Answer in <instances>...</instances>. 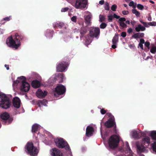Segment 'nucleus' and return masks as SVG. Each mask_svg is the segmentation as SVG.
I'll return each instance as SVG.
<instances>
[{
	"mask_svg": "<svg viewBox=\"0 0 156 156\" xmlns=\"http://www.w3.org/2000/svg\"><path fill=\"white\" fill-rule=\"evenodd\" d=\"M26 152L31 156H36L39 152V147H35L32 142H28L25 147Z\"/></svg>",
	"mask_w": 156,
	"mask_h": 156,
	"instance_id": "obj_1",
	"label": "nucleus"
},
{
	"mask_svg": "<svg viewBox=\"0 0 156 156\" xmlns=\"http://www.w3.org/2000/svg\"><path fill=\"white\" fill-rule=\"evenodd\" d=\"M9 98L5 94L0 93V105L3 108L7 109L11 105Z\"/></svg>",
	"mask_w": 156,
	"mask_h": 156,
	"instance_id": "obj_2",
	"label": "nucleus"
},
{
	"mask_svg": "<svg viewBox=\"0 0 156 156\" xmlns=\"http://www.w3.org/2000/svg\"><path fill=\"white\" fill-rule=\"evenodd\" d=\"M56 146L60 148H65L66 151L71 150L69 145L67 142L61 138H57L55 140Z\"/></svg>",
	"mask_w": 156,
	"mask_h": 156,
	"instance_id": "obj_3",
	"label": "nucleus"
},
{
	"mask_svg": "<svg viewBox=\"0 0 156 156\" xmlns=\"http://www.w3.org/2000/svg\"><path fill=\"white\" fill-rule=\"evenodd\" d=\"M119 142V136L115 135H113L110 137L108 144L111 148L114 149L118 147Z\"/></svg>",
	"mask_w": 156,
	"mask_h": 156,
	"instance_id": "obj_4",
	"label": "nucleus"
},
{
	"mask_svg": "<svg viewBox=\"0 0 156 156\" xmlns=\"http://www.w3.org/2000/svg\"><path fill=\"white\" fill-rule=\"evenodd\" d=\"M72 5L76 9H85L87 8V0H76L75 2L72 3Z\"/></svg>",
	"mask_w": 156,
	"mask_h": 156,
	"instance_id": "obj_5",
	"label": "nucleus"
},
{
	"mask_svg": "<svg viewBox=\"0 0 156 156\" xmlns=\"http://www.w3.org/2000/svg\"><path fill=\"white\" fill-rule=\"evenodd\" d=\"M20 79L21 83L20 90L25 92L28 91L30 89V86L29 83L27 82L26 78L24 76H21L20 77Z\"/></svg>",
	"mask_w": 156,
	"mask_h": 156,
	"instance_id": "obj_6",
	"label": "nucleus"
},
{
	"mask_svg": "<svg viewBox=\"0 0 156 156\" xmlns=\"http://www.w3.org/2000/svg\"><path fill=\"white\" fill-rule=\"evenodd\" d=\"M100 34V30L98 27H92L90 28L89 35L91 38H98Z\"/></svg>",
	"mask_w": 156,
	"mask_h": 156,
	"instance_id": "obj_7",
	"label": "nucleus"
},
{
	"mask_svg": "<svg viewBox=\"0 0 156 156\" xmlns=\"http://www.w3.org/2000/svg\"><path fill=\"white\" fill-rule=\"evenodd\" d=\"M6 40V43L9 47L17 49L20 45V40Z\"/></svg>",
	"mask_w": 156,
	"mask_h": 156,
	"instance_id": "obj_8",
	"label": "nucleus"
},
{
	"mask_svg": "<svg viewBox=\"0 0 156 156\" xmlns=\"http://www.w3.org/2000/svg\"><path fill=\"white\" fill-rule=\"evenodd\" d=\"M68 65V62L62 61L57 64L56 67L57 71L63 72L65 70Z\"/></svg>",
	"mask_w": 156,
	"mask_h": 156,
	"instance_id": "obj_9",
	"label": "nucleus"
},
{
	"mask_svg": "<svg viewBox=\"0 0 156 156\" xmlns=\"http://www.w3.org/2000/svg\"><path fill=\"white\" fill-rule=\"evenodd\" d=\"M83 14L85 23L87 24V26L91 25V21L92 17V15L91 13L89 11H86L84 12Z\"/></svg>",
	"mask_w": 156,
	"mask_h": 156,
	"instance_id": "obj_10",
	"label": "nucleus"
},
{
	"mask_svg": "<svg viewBox=\"0 0 156 156\" xmlns=\"http://www.w3.org/2000/svg\"><path fill=\"white\" fill-rule=\"evenodd\" d=\"M105 126L107 128H110L114 127V129L116 130V125L115 119L109 118L108 120L105 123Z\"/></svg>",
	"mask_w": 156,
	"mask_h": 156,
	"instance_id": "obj_11",
	"label": "nucleus"
},
{
	"mask_svg": "<svg viewBox=\"0 0 156 156\" xmlns=\"http://www.w3.org/2000/svg\"><path fill=\"white\" fill-rule=\"evenodd\" d=\"M66 90V87L61 84H59L55 88V92L58 95H61L64 94Z\"/></svg>",
	"mask_w": 156,
	"mask_h": 156,
	"instance_id": "obj_12",
	"label": "nucleus"
},
{
	"mask_svg": "<svg viewBox=\"0 0 156 156\" xmlns=\"http://www.w3.org/2000/svg\"><path fill=\"white\" fill-rule=\"evenodd\" d=\"M1 117L5 122L6 123L7 122V124L10 123L13 120L12 118H10L9 114L7 112H4L1 115Z\"/></svg>",
	"mask_w": 156,
	"mask_h": 156,
	"instance_id": "obj_13",
	"label": "nucleus"
},
{
	"mask_svg": "<svg viewBox=\"0 0 156 156\" xmlns=\"http://www.w3.org/2000/svg\"><path fill=\"white\" fill-rule=\"evenodd\" d=\"M47 94V92L44 91V92L41 89H38L36 92V95L37 97L41 98H44Z\"/></svg>",
	"mask_w": 156,
	"mask_h": 156,
	"instance_id": "obj_14",
	"label": "nucleus"
},
{
	"mask_svg": "<svg viewBox=\"0 0 156 156\" xmlns=\"http://www.w3.org/2000/svg\"><path fill=\"white\" fill-rule=\"evenodd\" d=\"M136 146L137 148V151L139 153L143 152L145 150V147H146L141 144H140V143H136Z\"/></svg>",
	"mask_w": 156,
	"mask_h": 156,
	"instance_id": "obj_15",
	"label": "nucleus"
},
{
	"mask_svg": "<svg viewBox=\"0 0 156 156\" xmlns=\"http://www.w3.org/2000/svg\"><path fill=\"white\" fill-rule=\"evenodd\" d=\"M51 155L52 156H63L62 153L61 151L56 148L52 149Z\"/></svg>",
	"mask_w": 156,
	"mask_h": 156,
	"instance_id": "obj_16",
	"label": "nucleus"
},
{
	"mask_svg": "<svg viewBox=\"0 0 156 156\" xmlns=\"http://www.w3.org/2000/svg\"><path fill=\"white\" fill-rule=\"evenodd\" d=\"M94 131V129L92 127L88 126L86 129V135L87 137L92 136Z\"/></svg>",
	"mask_w": 156,
	"mask_h": 156,
	"instance_id": "obj_17",
	"label": "nucleus"
},
{
	"mask_svg": "<svg viewBox=\"0 0 156 156\" xmlns=\"http://www.w3.org/2000/svg\"><path fill=\"white\" fill-rule=\"evenodd\" d=\"M150 143V139L148 136H146L142 139V143L144 146L147 147Z\"/></svg>",
	"mask_w": 156,
	"mask_h": 156,
	"instance_id": "obj_18",
	"label": "nucleus"
},
{
	"mask_svg": "<svg viewBox=\"0 0 156 156\" xmlns=\"http://www.w3.org/2000/svg\"><path fill=\"white\" fill-rule=\"evenodd\" d=\"M13 104L14 107L17 108H19L20 105V99L18 98H14L13 100Z\"/></svg>",
	"mask_w": 156,
	"mask_h": 156,
	"instance_id": "obj_19",
	"label": "nucleus"
},
{
	"mask_svg": "<svg viewBox=\"0 0 156 156\" xmlns=\"http://www.w3.org/2000/svg\"><path fill=\"white\" fill-rule=\"evenodd\" d=\"M53 27L54 28H62L64 26V24L62 22H55L53 23Z\"/></svg>",
	"mask_w": 156,
	"mask_h": 156,
	"instance_id": "obj_20",
	"label": "nucleus"
},
{
	"mask_svg": "<svg viewBox=\"0 0 156 156\" xmlns=\"http://www.w3.org/2000/svg\"><path fill=\"white\" fill-rule=\"evenodd\" d=\"M126 19L124 17H121L119 19V21L120 26L123 28H126L127 25L124 22L126 21Z\"/></svg>",
	"mask_w": 156,
	"mask_h": 156,
	"instance_id": "obj_21",
	"label": "nucleus"
},
{
	"mask_svg": "<svg viewBox=\"0 0 156 156\" xmlns=\"http://www.w3.org/2000/svg\"><path fill=\"white\" fill-rule=\"evenodd\" d=\"M54 33L53 30H47L46 31L45 35L47 38H52Z\"/></svg>",
	"mask_w": 156,
	"mask_h": 156,
	"instance_id": "obj_22",
	"label": "nucleus"
},
{
	"mask_svg": "<svg viewBox=\"0 0 156 156\" xmlns=\"http://www.w3.org/2000/svg\"><path fill=\"white\" fill-rule=\"evenodd\" d=\"M144 34L143 33H136L133 35L132 37L133 38H139L140 39H142V38L144 37Z\"/></svg>",
	"mask_w": 156,
	"mask_h": 156,
	"instance_id": "obj_23",
	"label": "nucleus"
},
{
	"mask_svg": "<svg viewBox=\"0 0 156 156\" xmlns=\"http://www.w3.org/2000/svg\"><path fill=\"white\" fill-rule=\"evenodd\" d=\"M32 87L35 88L39 87L40 86V82L37 80H33L31 83Z\"/></svg>",
	"mask_w": 156,
	"mask_h": 156,
	"instance_id": "obj_24",
	"label": "nucleus"
},
{
	"mask_svg": "<svg viewBox=\"0 0 156 156\" xmlns=\"http://www.w3.org/2000/svg\"><path fill=\"white\" fill-rule=\"evenodd\" d=\"M47 103V101L45 99H44L43 100H39L37 101V104L38 106L40 107H41V105L46 106Z\"/></svg>",
	"mask_w": 156,
	"mask_h": 156,
	"instance_id": "obj_25",
	"label": "nucleus"
},
{
	"mask_svg": "<svg viewBox=\"0 0 156 156\" xmlns=\"http://www.w3.org/2000/svg\"><path fill=\"white\" fill-rule=\"evenodd\" d=\"M146 30V28L144 26H142L141 24H139L135 28V30L137 32L140 31H143Z\"/></svg>",
	"mask_w": 156,
	"mask_h": 156,
	"instance_id": "obj_26",
	"label": "nucleus"
},
{
	"mask_svg": "<svg viewBox=\"0 0 156 156\" xmlns=\"http://www.w3.org/2000/svg\"><path fill=\"white\" fill-rule=\"evenodd\" d=\"M17 37H18V38L20 39L23 38L22 36L19 35L17 33H16L13 36L11 35L7 39H13V38H14V39H17Z\"/></svg>",
	"mask_w": 156,
	"mask_h": 156,
	"instance_id": "obj_27",
	"label": "nucleus"
},
{
	"mask_svg": "<svg viewBox=\"0 0 156 156\" xmlns=\"http://www.w3.org/2000/svg\"><path fill=\"white\" fill-rule=\"evenodd\" d=\"M132 136L135 139H138L140 137L139 133L136 131H133Z\"/></svg>",
	"mask_w": 156,
	"mask_h": 156,
	"instance_id": "obj_28",
	"label": "nucleus"
},
{
	"mask_svg": "<svg viewBox=\"0 0 156 156\" xmlns=\"http://www.w3.org/2000/svg\"><path fill=\"white\" fill-rule=\"evenodd\" d=\"M39 128V125L36 124L33 125L32 126V132L33 133H36Z\"/></svg>",
	"mask_w": 156,
	"mask_h": 156,
	"instance_id": "obj_29",
	"label": "nucleus"
},
{
	"mask_svg": "<svg viewBox=\"0 0 156 156\" xmlns=\"http://www.w3.org/2000/svg\"><path fill=\"white\" fill-rule=\"evenodd\" d=\"M87 32V30L86 28L84 27H82L81 28L80 30V34L81 35L80 36V38H82L83 37H81V36H83L85 35Z\"/></svg>",
	"mask_w": 156,
	"mask_h": 156,
	"instance_id": "obj_30",
	"label": "nucleus"
},
{
	"mask_svg": "<svg viewBox=\"0 0 156 156\" xmlns=\"http://www.w3.org/2000/svg\"><path fill=\"white\" fill-rule=\"evenodd\" d=\"M150 136L152 140H156V131H152Z\"/></svg>",
	"mask_w": 156,
	"mask_h": 156,
	"instance_id": "obj_31",
	"label": "nucleus"
},
{
	"mask_svg": "<svg viewBox=\"0 0 156 156\" xmlns=\"http://www.w3.org/2000/svg\"><path fill=\"white\" fill-rule=\"evenodd\" d=\"M154 152L156 154V141H154L151 144Z\"/></svg>",
	"mask_w": 156,
	"mask_h": 156,
	"instance_id": "obj_32",
	"label": "nucleus"
},
{
	"mask_svg": "<svg viewBox=\"0 0 156 156\" xmlns=\"http://www.w3.org/2000/svg\"><path fill=\"white\" fill-rule=\"evenodd\" d=\"M118 42V40H112V42L113 45L112 46V47L113 49H115L116 48L117 43Z\"/></svg>",
	"mask_w": 156,
	"mask_h": 156,
	"instance_id": "obj_33",
	"label": "nucleus"
},
{
	"mask_svg": "<svg viewBox=\"0 0 156 156\" xmlns=\"http://www.w3.org/2000/svg\"><path fill=\"white\" fill-rule=\"evenodd\" d=\"M132 12L135 14L137 17H140V12L136 10V9H133L132 10Z\"/></svg>",
	"mask_w": 156,
	"mask_h": 156,
	"instance_id": "obj_34",
	"label": "nucleus"
},
{
	"mask_svg": "<svg viewBox=\"0 0 156 156\" xmlns=\"http://www.w3.org/2000/svg\"><path fill=\"white\" fill-rule=\"evenodd\" d=\"M91 40H84V43L86 46H88V45L91 43Z\"/></svg>",
	"mask_w": 156,
	"mask_h": 156,
	"instance_id": "obj_35",
	"label": "nucleus"
},
{
	"mask_svg": "<svg viewBox=\"0 0 156 156\" xmlns=\"http://www.w3.org/2000/svg\"><path fill=\"white\" fill-rule=\"evenodd\" d=\"M104 8L105 10L108 11L110 9L109 3L106 2L104 4Z\"/></svg>",
	"mask_w": 156,
	"mask_h": 156,
	"instance_id": "obj_36",
	"label": "nucleus"
},
{
	"mask_svg": "<svg viewBox=\"0 0 156 156\" xmlns=\"http://www.w3.org/2000/svg\"><path fill=\"white\" fill-rule=\"evenodd\" d=\"M150 52L153 54H154L156 52V47H153L150 49Z\"/></svg>",
	"mask_w": 156,
	"mask_h": 156,
	"instance_id": "obj_37",
	"label": "nucleus"
},
{
	"mask_svg": "<svg viewBox=\"0 0 156 156\" xmlns=\"http://www.w3.org/2000/svg\"><path fill=\"white\" fill-rule=\"evenodd\" d=\"M126 149L127 150L129 151V153H131L132 152V150H131L129 146V144L128 142L126 143Z\"/></svg>",
	"mask_w": 156,
	"mask_h": 156,
	"instance_id": "obj_38",
	"label": "nucleus"
},
{
	"mask_svg": "<svg viewBox=\"0 0 156 156\" xmlns=\"http://www.w3.org/2000/svg\"><path fill=\"white\" fill-rule=\"evenodd\" d=\"M107 26L106 24L105 23H102L100 26V27L101 29H104Z\"/></svg>",
	"mask_w": 156,
	"mask_h": 156,
	"instance_id": "obj_39",
	"label": "nucleus"
},
{
	"mask_svg": "<svg viewBox=\"0 0 156 156\" xmlns=\"http://www.w3.org/2000/svg\"><path fill=\"white\" fill-rule=\"evenodd\" d=\"M105 17L102 15H100L99 16V21L101 22L104 21L105 20Z\"/></svg>",
	"mask_w": 156,
	"mask_h": 156,
	"instance_id": "obj_40",
	"label": "nucleus"
},
{
	"mask_svg": "<svg viewBox=\"0 0 156 156\" xmlns=\"http://www.w3.org/2000/svg\"><path fill=\"white\" fill-rule=\"evenodd\" d=\"M117 8V6L115 4L113 5L111 7V9L113 11H115L116 10V9Z\"/></svg>",
	"mask_w": 156,
	"mask_h": 156,
	"instance_id": "obj_41",
	"label": "nucleus"
},
{
	"mask_svg": "<svg viewBox=\"0 0 156 156\" xmlns=\"http://www.w3.org/2000/svg\"><path fill=\"white\" fill-rule=\"evenodd\" d=\"M137 8L140 10H142L144 9V7L140 4H138L137 5Z\"/></svg>",
	"mask_w": 156,
	"mask_h": 156,
	"instance_id": "obj_42",
	"label": "nucleus"
},
{
	"mask_svg": "<svg viewBox=\"0 0 156 156\" xmlns=\"http://www.w3.org/2000/svg\"><path fill=\"white\" fill-rule=\"evenodd\" d=\"M77 17L76 16H74L71 18V21L74 23H76V21Z\"/></svg>",
	"mask_w": 156,
	"mask_h": 156,
	"instance_id": "obj_43",
	"label": "nucleus"
},
{
	"mask_svg": "<svg viewBox=\"0 0 156 156\" xmlns=\"http://www.w3.org/2000/svg\"><path fill=\"white\" fill-rule=\"evenodd\" d=\"M113 18V15H110L108 16V19L109 22H111Z\"/></svg>",
	"mask_w": 156,
	"mask_h": 156,
	"instance_id": "obj_44",
	"label": "nucleus"
},
{
	"mask_svg": "<svg viewBox=\"0 0 156 156\" xmlns=\"http://www.w3.org/2000/svg\"><path fill=\"white\" fill-rule=\"evenodd\" d=\"M108 116L109 118H112V119H115L114 116L110 113H108L106 114Z\"/></svg>",
	"mask_w": 156,
	"mask_h": 156,
	"instance_id": "obj_45",
	"label": "nucleus"
},
{
	"mask_svg": "<svg viewBox=\"0 0 156 156\" xmlns=\"http://www.w3.org/2000/svg\"><path fill=\"white\" fill-rule=\"evenodd\" d=\"M101 113L102 115H104L106 113V111L104 108L101 109L100 110Z\"/></svg>",
	"mask_w": 156,
	"mask_h": 156,
	"instance_id": "obj_46",
	"label": "nucleus"
},
{
	"mask_svg": "<svg viewBox=\"0 0 156 156\" xmlns=\"http://www.w3.org/2000/svg\"><path fill=\"white\" fill-rule=\"evenodd\" d=\"M69 9V8L68 7H65L64 8H62L61 9V11L62 12H66L68 11Z\"/></svg>",
	"mask_w": 156,
	"mask_h": 156,
	"instance_id": "obj_47",
	"label": "nucleus"
},
{
	"mask_svg": "<svg viewBox=\"0 0 156 156\" xmlns=\"http://www.w3.org/2000/svg\"><path fill=\"white\" fill-rule=\"evenodd\" d=\"M11 16H10L8 17H6L4 18L2 20H5L6 21H9L11 18Z\"/></svg>",
	"mask_w": 156,
	"mask_h": 156,
	"instance_id": "obj_48",
	"label": "nucleus"
},
{
	"mask_svg": "<svg viewBox=\"0 0 156 156\" xmlns=\"http://www.w3.org/2000/svg\"><path fill=\"white\" fill-rule=\"evenodd\" d=\"M144 44L146 47H147L148 48H149L150 43L149 42L146 41L145 43Z\"/></svg>",
	"mask_w": 156,
	"mask_h": 156,
	"instance_id": "obj_49",
	"label": "nucleus"
},
{
	"mask_svg": "<svg viewBox=\"0 0 156 156\" xmlns=\"http://www.w3.org/2000/svg\"><path fill=\"white\" fill-rule=\"evenodd\" d=\"M113 18H115L117 19H119V18H120V16H118L116 14L114 13L113 15Z\"/></svg>",
	"mask_w": 156,
	"mask_h": 156,
	"instance_id": "obj_50",
	"label": "nucleus"
},
{
	"mask_svg": "<svg viewBox=\"0 0 156 156\" xmlns=\"http://www.w3.org/2000/svg\"><path fill=\"white\" fill-rule=\"evenodd\" d=\"M122 13L123 15H126L128 14L129 13V12L127 11L124 10L122 11Z\"/></svg>",
	"mask_w": 156,
	"mask_h": 156,
	"instance_id": "obj_51",
	"label": "nucleus"
},
{
	"mask_svg": "<svg viewBox=\"0 0 156 156\" xmlns=\"http://www.w3.org/2000/svg\"><path fill=\"white\" fill-rule=\"evenodd\" d=\"M121 36L123 37H124L126 36V33L125 32H122L121 33Z\"/></svg>",
	"mask_w": 156,
	"mask_h": 156,
	"instance_id": "obj_52",
	"label": "nucleus"
},
{
	"mask_svg": "<svg viewBox=\"0 0 156 156\" xmlns=\"http://www.w3.org/2000/svg\"><path fill=\"white\" fill-rule=\"evenodd\" d=\"M18 79H19V80H16V81H15L14 82V83L16 84L19 83L20 82H21V81H20L21 79H20V77L18 78Z\"/></svg>",
	"mask_w": 156,
	"mask_h": 156,
	"instance_id": "obj_53",
	"label": "nucleus"
},
{
	"mask_svg": "<svg viewBox=\"0 0 156 156\" xmlns=\"http://www.w3.org/2000/svg\"><path fill=\"white\" fill-rule=\"evenodd\" d=\"M147 20L149 21H151L152 20V18L150 14H148V17L147 18Z\"/></svg>",
	"mask_w": 156,
	"mask_h": 156,
	"instance_id": "obj_54",
	"label": "nucleus"
},
{
	"mask_svg": "<svg viewBox=\"0 0 156 156\" xmlns=\"http://www.w3.org/2000/svg\"><path fill=\"white\" fill-rule=\"evenodd\" d=\"M144 27H148V23L147 22H145L144 23Z\"/></svg>",
	"mask_w": 156,
	"mask_h": 156,
	"instance_id": "obj_55",
	"label": "nucleus"
},
{
	"mask_svg": "<svg viewBox=\"0 0 156 156\" xmlns=\"http://www.w3.org/2000/svg\"><path fill=\"white\" fill-rule=\"evenodd\" d=\"M133 31V29L131 28H129L128 29L127 32L129 34H130Z\"/></svg>",
	"mask_w": 156,
	"mask_h": 156,
	"instance_id": "obj_56",
	"label": "nucleus"
},
{
	"mask_svg": "<svg viewBox=\"0 0 156 156\" xmlns=\"http://www.w3.org/2000/svg\"><path fill=\"white\" fill-rule=\"evenodd\" d=\"M140 135L141 136H146V134L144 132H140Z\"/></svg>",
	"mask_w": 156,
	"mask_h": 156,
	"instance_id": "obj_57",
	"label": "nucleus"
},
{
	"mask_svg": "<svg viewBox=\"0 0 156 156\" xmlns=\"http://www.w3.org/2000/svg\"><path fill=\"white\" fill-rule=\"evenodd\" d=\"M134 4V2L133 1L130 2L129 3V5L130 6H133Z\"/></svg>",
	"mask_w": 156,
	"mask_h": 156,
	"instance_id": "obj_58",
	"label": "nucleus"
},
{
	"mask_svg": "<svg viewBox=\"0 0 156 156\" xmlns=\"http://www.w3.org/2000/svg\"><path fill=\"white\" fill-rule=\"evenodd\" d=\"M139 46L140 47L141 49L143 50L144 49L143 44H141L139 43Z\"/></svg>",
	"mask_w": 156,
	"mask_h": 156,
	"instance_id": "obj_59",
	"label": "nucleus"
},
{
	"mask_svg": "<svg viewBox=\"0 0 156 156\" xmlns=\"http://www.w3.org/2000/svg\"><path fill=\"white\" fill-rule=\"evenodd\" d=\"M129 47L131 48H133L134 47V45L133 44H129Z\"/></svg>",
	"mask_w": 156,
	"mask_h": 156,
	"instance_id": "obj_60",
	"label": "nucleus"
},
{
	"mask_svg": "<svg viewBox=\"0 0 156 156\" xmlns=\"http://www.w3.org/2000/svg\"><path fill=\"white\" fill-rule=\"evenodd\" d=\"M130 23L132 25L134 26L136 22L134 20H132L131 21Z\"/></svg>",
	"mask_w": 156,
	"mask_h": 156,
	"instance_id": "obj_61",
	"label": "nucleus"
},
{
	"mask_svg": "<svg viewBox=\"0 0 156 156\" xmlns=\"http://www.w3.org/2000/svg\"><path fill=\"white\" fill-rule=\"evenodd\" d=\"M140 43H141V44H143L144 43L145 44V41H144V40H140Z\"/></svg>",
	"mask_w": 156,
	"mask_h": 156,
	"instance_id": "obj_62",
	"label": "nucleus"
},
{
	"mask_svg": "<svg viewBox=\"0 0 156 156\" xmlns=\"http://www.w3.org/2000/svg\"><path fill=\"white\" fill-rule=\"evenodd\" d=\"M152 26H156V22L153 21L152 22Z\"/></svg>",
	"mask_w": 156,
	"mask_h": 156,
	"instance_id": "obj_63",
	"label": "nucleus"
},
{
	"mask_svg": "<svg viewBox=\"0 0 156 156\" xmlns=\"http://www.w3.org/2000/svg\"><path fill=\"white\" fill-rule=\"evenodd\" d=\"M104 1L103 0H102L99 1V3L100 4L102 5L104 4Z\"/></svg>",
	"mask_w": 156,
	"mask_h": 156,
	"instance_id": "obj_64",
	"label": "nucleus"
}]
</instances>
